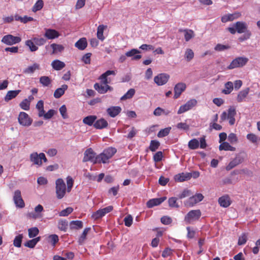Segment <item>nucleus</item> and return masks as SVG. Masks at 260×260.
Instances as JSON below:
<instances>
[{"mask_svg": "<svg viewBox=\"0 0 260 260\" xmlns=\"http://www.w3.org/2000/svg\"><path fill=\"white\" fill-rule=\"evenodd\" d=\"M188 146L190 149H196L199 146V141L196 139H193L189 141Z\"/></svg>", "mask_w": 260, "mask_h": 260, "instance_id": "44", "label": "nucleus"}, {"mask_svg": "<svg viewBox=\"0 0 260 260\" xmlns=\"http://www.w3.org/2000/svg\"><path fill=\"white\" fill-rule=\"evenodd\" d=\"M96 116L94 115H90L85 117L83 120V122L89 126H91L95 122Z\"/></svg>", "mask_w": 260, "mask_h": 260, "instance_id": "33", "label": "nucleus"}, {"mask_svg": "<svg viewBox=\"0 0 260 260\" xmlns=\"http://www.w3.org/2000/svg\"><path fill=\"white\" fill-rule=\"evenodd\" d=\"M94 89L100 93L104 94L107 92L108 90H112L113 88L108 85V83H103L100 84L96 83L94 85Z\"/></svg>", "mask_w": 260, "mask_h": 260, "instance_id": "11", "label": "nucleus"}, {"mask_svg": "<svg viewBox=\"0 0 260 260\" xmlns=\"http://www.w3.org/2000/svg\"><path fill=\"white\" fill-rule=\"evenodd\" d=\"M218 202L220 206L223 208H227L229 207L232 203V201L229 196L228 194H225L220 197L218 199Z\"/></svg>", "mask_w": 260, "mask_h": 260, "instance_id": "16", "label": "nucleus"}, {"mask_svg": "<svg viewBox=\"0 0 260 260\" xmlns=\"http://www.w3.org/2000/svg\"><path fill=\"white\" fill-rule=\"evenodd\" d=\"M169 78V75L161 73L154 78V81L158 86L163 85L168 82Z\"/></svg>", "mask_w": 260, "mask_h": 260, "instance_id": "10", "label": "nucleus"}, {"mask_svg": "<svg viewBox=\"0 0 260 260\" xmlns=\"http://www.w3.org/2000/svg\"><path fill=\"white\" fill-rule=\"evenodd\" d=\"M96 156H95V153L93 151L91 148L87 149L84 153V157L83 161L84 162L86 161H91L93 164L98 163L96 161Z\"/></svg>", "mask_w": 260, "mask_h": 260, "instance_id": "8", "label": "nucleus"}, {"mask_svg": "<svg viewBox=\"0 0 260 260\" xmlns=\"http://www.w3.org/2000/svg\"><path fill=\"white\" fill-rule=\"evenodd\" d=\"M21 109L24 110H28L29 109L30 104L28 99H24L19 104Z\"/></svg>", "mask_w": 260, "mask_h": 260, "instance_id": "52", "label": "nucleus"}, {"mask_svg": "<svg viewBox=\"0 0 260 260\" xmlns=\"http://www.w3.org/2000/svg\"><path fill=\"white\" fill-rule=\"evenodd\" d=\"M105 214L104 213V212L102 210V209H100L96 211V212H95L94 213H93L92 216L94 219H99L103 217L104 216H105Z\"/></svg>", "mask_w": 260, "mask_h": 260, "instance_id": "59", "label": "nucleus"}, {"mask_svg": "<svg viewBox=\"0 0 260 260\" xmlns=\"http://www.w3.org/2000/svg\"><path fill=\"white\" fill-rule=\"evenodd\" d=\"M68 226V221L66 220H60L58 222V229L61 231H66Z\"/></svg>", "mask_w": 260, "mask_h": 260, "instance_id": "50", "label": "nucleus"}, {"mask_svg": "<svg viewBox=\"0 0 260 260\" xmlns=\"http://www.w3.org/2000/svg\"><path fill=\"white\" fill-rule=\"evenodd\" d=\"M115 75H116V71L108 70V71H107L105 73H103L100 77V79H101V82H103V83H108L109 81L108 80L107 77L110 75L115 76Z\"/></svg>", "mask_w": 260, "mask_h": 260, "instance_id": "26", "label": "nucleus"}, {"mask_svg": "<svg viewBox=\"0 0 260 260\" xmlns=\"http://www.w3.org/2000/svg\"><path fill=\"white\" fill-rule=\"evenodd\" d=\"M41 153L38 154L36 152H34L30 154L29 158L31 162L36 166L41 167L43 163L41 161Z\"/></svg>", "mask_w": 260, "mask_h": 260, "instance_id": "14", "label": "nucleus"}, {"mask_svg": "<svg viewBox=\"0 0 260 260\" xmlns=\"http://www.w3.org/2000/svg\"><path fill=\"white\" fill-rule=\"evenodd\" d=\"M247 240V236L245 234H243L239 237L238 244L239 245H242L246 243Z\"/></svg>", "mask_w": 260, "mask_h": 260, "instance_id": "64", "label": "nucleus"}, {"mask_svg": "<svg viewBox=\"0 0 260 260\" xmlns=\"http://www.w3.org/2000/svg\"><path fill=\"white\" fill-rule=\"evenodd\" d=\"M185 58L187 61H190L194 57V53L190 49H187L184 54Z\"/></svg>", "mask_w": 260, "mask_h": 260, "instance_id": "48", "label": "nucleus"}, {"mask_svg": "<svg viewBox=\"0 0 260 260\" xmlns=\"http://www.w3.org/2000/svg\"><path fill=\"white\" fill-rule=\"evenodd\" d=\"M133 218L130 214L127 215L124 218V222L125 226L129 227L133 223Z\"/></svg>", "mask_w": 260, "mask_h": 260, "instance_id": "54", "label": "nucleus"}, {"mask_svg": "<svg viewBox=\"0 0 260 260\" xmlns=\"http://www.w3.org/2000/svg\"><path fill=\"white\" fill-rule=\"evenodd\" d=\"M228 140L231 143L234 144L238 142V139L236 134L231 133L228 136Z\"/></svg>", "mask_w": 260, "mask_h": 260, "instance_id": "62", "label": "nucleus"}, {"mask_svg": "<svg viewBox=\"0 0 260 260\" xmlns=\"http://www.w3.org/2000/svg\"><path fill=\"white\" fill-rule=\"evenodd\" d=\"M168 203L170 207L172 208H179V205L177 203V198L175 197H171L168 200Z\"/></svg>", "mask_w": 260, "mask_h": 260, "instance_id": "51", "label": "nucleus"}, {"mask_svg": "<svg viewBox=\"0 0 260 260\" xmlns=\"http://www.w3.org/2000/svg\"><path fill=\"white\" fill-rule=\"evenodd\" d=\"M55 184L56 197L61 199L64 197L67 190L66 184L62 179L59 178L56 180Z\"/></svg>", "mask_w": 260, "mask_h": 260, "instance_id": "2", "label": "nucleus"}, {"mask_svg": "<svg viewBox=\"0 0 260 260\" xmlns=\"http://www.w3.org/2000/svg\"><path fill=\"white\" fill-rule=\"evenodd\" d=\"M249 93V88H247L244 90L240 91L237 95V100L239 103L242 102L244 101L246 97Z\"/></svg>", "mask_w": 260, "mask_h": 260, "instance_id": "30", "label": "nucleus"}, {"mask_svg": "<svg viewBox=\"0 0 260 260\" xmlns=\"http://www.w3.org/2000/svg\"><path fill=\"white\" fill-rule=\"evenodd\" d=\"M50 47L53 49L52 54H56L58 52H61L64 50V47L62 45L57 44H52Z\"/></svg>", "mask_w": 260, "mask_h": 260, "instance_id": "39", "label": "nucleus"}, {"mask_svg": "<svg viewBox=\"0 0 260 260\" xmlns=\"http://www.w3.org/2000/svg\"><path fill=\"white\" fill-rule=\"evenodd\" d=\"M166 197L160 198H154L149 200L147 203V206L148 208H152L155 206H157L162 203L166 200Z\"/></svg>", "mask_w": 260, "mask_h": 260, "instance_id": "21", "label": "nucleus"}, {"mask_svg": "<svg viewBox=\"0 0 260 260\" xmlns=\"http://www.w3.org/2000/svg\"><path fill=\"white\" fill-rule=\"evenodd\" d=\"M69 225L72 230H79L82 228L83 222L80 220H73L70 222Z\"/></svg>", "mask_w": 260, "mask_h": 260, "instance_id": "34", "label": "nucleus"}, {"mask_svg": "<svg viewBox=\"0 0 260 260\" xmlns=\"http://www.w3.org/2000/svg\"><path fill=\"white\" fill-rule=\"evenodd\" d=\"M159 144H160L158 141L156 140H152L149 146L150 150L152 151H155L156 149H158Z\"/></svg>", "mask_w": 260, "mask_h": 260, "instance_id": "57", "label": "nucleus"}, {"mask_svg": "<svg viewBox=\"0 0 260 260\" xmlns=\"http://www.w3.org/2000/svg\"><path fill=\"white\" fill-rule=\"evenodd\" d=\"M245 34L239 38L238 40L240 42H243L245 40L249 39L251 36L250 31H246Z\"/></svg>", "mask_w": 260, "mask_h": 260, "instance_id": "63", "label": "nucleus"}, {"mask_svg": "<svg viewBox=\"0 0 260 260\" xmlns=\"http://www.w3.org/2000/svg\"><path fill=\"white\" fill-rule=\"evenodd\" d=\"M33 41L36 45L38 46H42L45 44L46 42V40L43 38H34Z\"/></svg>", "mask_w": 260, "mask_h": 260, "instance_id": "61", "label": "nucleus"}, {"mask_svg": "<svg viewBox=\"0 0 260 260\" xmlns=\"http://www.w3.org/2000/svg\"><path fill=\"white\" fill-rule=\"evenodd\" d=\"M68 86L66 84H63L61 87L56 89L54 92V96L58 99L60 98L64 93L65 91L68 89Z\"/></svg>", "mask_w": 260, "mask_h": 260, "instance_id": "25", "label": "nucleus"}, {"mask_svg": "<svg viewBox=\"0 0 260 260\" xmlns=\"http://www.w3.org/2000/svg\"><path fill=\"white\" fill-rule=\"evenodd\" d=\"M35 211L37 214H34L32 217L34 218H37L40 216L39 213L43 211V207L41 205H38L35 207Z\"/></svg>", "mask_w": 260, "mask_h": 260, "instance_id": "60", "label": "nucleus"}, {"mask_svg": "<svg viewBox=\"0 0 260 260\" xmlns=\"http://www.w3.org/2000/svg\"><path fill=\"white\" fill-rule=\"evenodd\" d=\"M90 230V228H86L84 230L82 234L78 239V243L80 245H82L84 243L85 240L86 239V236Z\"/></svg>", "mask_w": 260, "mask_h": 260, "instance_id": "41", "label": "nucleus"}, {"mask_svg": "<svg viewBox=\"0 0 260 260\" xmlns=\"http://www.w3.org/2000/svg\"><path fill=\"white\" fill-rule=\"evenodd\" d=\"M186 88V84L182 82L177 83L174 87V99H178Z\"/></svg>", "mask_w": 260, "mask_h": 260, "instance_id": "13", "label": "nucleus"}, {"mask_svg": "<svg viewBox=\"0 0 260 260\" xmlns=\"http://www.w3.org/2000/svg\"><path fill=\"white\" fill-rule=\"evenodd\" d=\"M135 93V90L134 88L129 89L126 93L121 97V101H125L127 99H130L134 95Z\"/></svg>", "mask_w": 260, "mask_h": 260, "instance_id": "40", "label": "nucleus"}, {"mask_svg": "<svg viewBox=\"0 0 260 260\" xmlns=\"http://www.w3.org/2000/svg\"><path fill=\"white\" fill-rule=\"evenodd\" d=\"M224 87L225 88L222 90V92L225 94H230L233 89V83L229 81L225 84Z\"/></svg>", "mask_w": 260, "mask_h": 260, "instance_id": "38", "label": "nucleus"}, {"mask_svg": "<svg viewBox=\"0 0 260 260\" xmlns=\"http://www.w3.org/2000/svg\"><path fill=\"white\" fill-rule=\"evenodd\" d=\"M20 92V90H10L5 97V101L8 102L12 99L15 98Z\"/></svg>", "mask_w": 260, "mask_h": 260, "instance_id": "29", "label": "nucleus"}, {"mask_svg": "<svg viewBox=\"0 0 260 260\" xmlns=\"http://www.w3.org/2000/svg\"><path fill=\"white\" fill-rule=\"evenodd\" d=\"M87 45L86 38H82L79 39L75 44V46L81 50H84Z\"/></svg>", "mask_w": 260, "mask_h": 260, "instance_id": "27", "label": "nucleus"}, {"mask_svg": "<svg viewBox=\"0 0 260 260\" xmlns=\"http://www.w3.org/2000/svg\"><path fill=\"white\" fill-rule=\"evenodd\" d=\"M36 108L38 110V116L40 117H41L43 115L44 112L45 111L44 110V102L43 101L40 100L38 101L36 105Z\"/></svg>", "mask_w": 260, "mask_h": 260, "instance_id": "42", "label": "nucleus"}, {"mask_svg": "<svg viewBox=\"0 0 260 260\" xmlns=\"http://www.w3.org/2000/svg\"><path fill=\"white\" fill-rule=\"evenodd\" d=\"M219 149L220 150L234 151L236 148L232 146L229 143L223 142L219 145Z\"/></svg>", "mask_w": 260, "mask_h": 260, "instance_id": "31", "label": "nucleus"}, {"mask_svg": "<svg viewBox=\"0 0 260 260\" xmlns=\"http://www.w3.org/2000/svg\"><path fill=\"white\" fill-rule=\"evenodd\" d=\"M243 161V158L240 155H237L236 157L231 160L228 165L226 167V170L230 171L233 168L241 164Z\"/></svg>", "mask_w": 260, "mask_h": 260, "instance_id": "19", "label": "nucleus"}, {"mask_svg": "<svg viewBox=\"0 0 260 260\" xmlns=\"http://www.w3.org/2000/svg\"><path fill=\"white\" fill-rule=\"evenodd\" d=\"M171 129V127H168L160 130L157 134V137L159 138H162L167 136L169 134Z\"/></svg>", "mask_w": 260, "mask_h": 260, "instance_id": "47", "label": "nucleus"}, {"mask_svg": "<svg viewBox=\"0 0 260 260\" xmlns=\"http://www.w3.org/2000/svg\"><path fill=\"white\" fill-rule=\"evenodd\" d=\"M56 113H57V112L55 110H53V109H50L46 113L45 112H44L43 115L42 117H43L45 119H49L53 117V116Z\"/></svg>", "mask_w": 260, "mask_h": 260, "instance_id": "53", "label": "nucleus"}, {"mask_svg": "<svg viewBox=\"0 0 260 260\" xmlns=\"http://www.w3.org/2000/svg\"><path fill=\"white\" fill-rule=\"evenodd\" d=\"M179 32H183L184 34V38L186 41H189L194 36V32L190 29H180Z\"/></svg>", "mask_w": 260, "mask_h": 260, "instance_id": "32", "label": "nucleus"}, {"mask_svg": "<svg viewBox=\"0 0 260 260\" xmlns=\"http://www.w3.org/2000/svg\"><path fill=\"white\" fill-rule=\"evenodd\" d=\"M34 43L33 40H28L25 41V44L29 48L31 52H34L38 49V47Z\"/></svg>", "mask_w": 260, "mask_h": 260, "instance_id": "43", "label": "nucleus"}, {"mask_svg": "<svg viewBox=\"0 0 260 260\" xmlns=\"http://www.w3.org/2000/svg\"><path fill=\"white\" fill-rule=\"evenodd\" d=\"M40 82L44 86H48L51 83V80L47 76H42L40 78Z\"/></svg>", "mask_w": 260, "mask_h": 260, "instance_id": "49", "label": "nucleus"}, {"mask_svg": "<svg viewBox=\"0 0 260 260\" xmlns=\"http://www.w3.org/2000/svg\"><path fill=\"white\" fill-rule=\"evenodd\" d=\"M117 150L113 147L105 149L102 153L96 156L98 163H109V159L116 153Z\"/></svg>", "mask_w": 260, "mask_h": 260, "instance_id": "1", "label": "nucleus"}, {"mask_svg": "<svg viewBox=\"0 0 260 260\" xmlns=\"http://www.w3.org/2000/svg\"><path fill=\"white\" fill-rule=\"evenodd\" d=\"M234 26L236 28V30L239 34H242L245 32L247 30V24L246 22L243 21H237L234 24Z\"/></svg>", "mask_w": 260, "mask_h": 260, "instance_id": "15", "label": "nucleus"}, {"mask_svg": "<svg viewBox=\"0 0 260 260\" xmlns=\"http://www.w3.org/2000/svg\"><path fill=\"white\" fill-rule=\"evenodd\" d=\"M197 101L194 99L188 101L184 105L180 107L177 113L180 114L190 110L197 104Z\"/></svg>", "mask_w": 260, "mask_h": 260, "instance_id": "9", "label": "nucleus"}, {"mask_svg": "<svg viewBox=\"0 0 260 260\" xmlns=\"http://www.w3.org/2000/svg\"><path fill=\"white\" fill-rule=\"evenodd\" d=\"M18 119L19 123L25 126L30 125L32 121L29 115L24 112H21L19 113Z\"/></svg>", "mask_w": 260, "mask_h": 260, "instance_id": "6", "label": "nucleus"}, {"mask_svg": "<svg viewBox=\"0 0 260 260\" xmlns=\"http://www.w3.org/2000/svg\"><path fill=\"white\" fill-rule=\"evenodd\" d=\"M44 36L48 39L51 40L58 38L59 36V33L54 29H46Z\"/></svg>", "mask_w": 260, "mask_h": 260, "instance_id": "23", "label": "nucleus"}, {"mask_svg": "<svg viewBox=\"0 0 260 260\" xmlns=\"http://www.w3.org/2000/svg\"><path fill=\"white\" fill-rule=\"evenodd\" d=\"M21 41V39L19 37L7 35L2 38L1 42L7 45L12 46L20 43Z\"/></svg>", "mask_w": 260, "mask_h": 260, "instance_id": "5", "label": "nucleus"}, {"mask_svg": "<svg viewBox=\"0 0 260 260\" xmlns=\"http://www.w3.org/2000/svg\"><path fill=\"white\" fill-rule=\"evenodd\" d=\"M108 122L104 118L96 120L93 124L94 127L96 129H103L107 127Z\"/></svg>", "mask_w": 260, "mask_h": 260, "instance_id": "24", "label": "nucleus"}, {"mask_svg": "<svg viewBox=\"0 0 260 260\" xmlns=\"http://www.w3.org/2000/svg\"><path fill=\"white\" fill-rule=\"evenodd\" d=\"M248 59L245 57H238L232 60L229 66L227 67L229 70H232L235 68H242L248 62Z\"/></svg>", "mask_w": 260, "mask_h": 260, "instance_id": "3", "label": "nucleus"}, {"mask_svg": "<svg viewBox=\"0 0 260 260\" xmlns=\"http://www.w3.org/2000/svg\"><path fill=\"white\" fill-rule=\"evenodd\" d=\"M246 138L249 141L254 144H257L260 140V138L253 133L248 134Z\"/></svg>", "mask_w": 260, "mask_h": 260, "instance_id": "37", "label": "nucleus"}, {"mask_svg": "<svg viewBox=\"0 0 260 260\" xmlns=\"http://www.w3.org/2000/svg\"><path fill=\"white\" fill-rule=\"evenodd\" d=\"M107 26L104 25H100L97 29V37L98 38L103 41L105 39V37L103 35L104 30L106 28Z\"/></svg>", "mask_w": 260, "mask_h": 260, "instance_id": "36", "label": "nucleus"}, {"mask_svg": "<svg viewBox=\"0 0 260 260\" xmlns=\"http://www.w3.org/2000/svg\"><path fill=\"white\" fill-rule=\"evenodd\" d=\"M67 191L70 192L73 186V183H74V180L73 179L72 177L69 176L67 177Z\"/></svg>", "mask_w": 260, "mask_h": 260, "instance_id": "56", "label": "nucleus"}, {"mask_svg": "<svg viewBox=\"0 0 260 260\" xmlns=\"http://www.w3.org/2000/svg\"><path fill=\"white\" fill-rule=\"evenodd\" d=\"M191 178L190 173H181L176 175L174 179L177 182H183L189 180Z\"/></svg>", "mask_w": 260, "mask_h": 260, "instance_id": "20", "label": "nucleus"}, {"mask_svg": "<svg viewBox=\"0 0 260 260\" xmlns=\"http://www.w3.org/2000/svg\"><path fill=\"white\" fill-rule=\"evenodd\" d=\"M73 211L72 207H68L66 209L62 210L59 212V215L60 216H67L69 214L71 213Z\"/></svg>", "mask_w": 260, "mask_h": 260, "instance_id": "58", "label": "nucleus"}, {"mask_svg": "<svg viewBox=\"0 0 260 260\" xmlns=\"http://www.w3.org/2000/svg\"><path fill=\"white\" fill-rule=\"evenodd\" d=\"M28 236L29 238H34L36 237L39 233V231L38 229L36 227L31 228L28 230Z\"/></svg>", "mask_w": 260, "mask_h": 260, "instance_id": "55", "label": "nucleus"}, {"mask_svg": "<svg viewBox=\"0 0 260 260\" xmlns=\"http://www.w3.org/2000/svg\"><path fill=\"white\" fill-rule=\"evenodd\" d=\"M51 66L54 70L59 71L63 69L66 65L63 62L59 60L56 59L52 62Z\"/></svg>", "mask_w": 260, "mask_h": 260, "instance_id": "28", "label": "nucleus"}, {"mask_svg": "<svg viewBox=\"0 0 260 260\" xmlns=\"http://www.w3.org/2000/svg\"><path fill=\"white\" fill-rule=\"evenodd\" d=\"M241 16L240 12H235L233 14H228L224 15L221 17V20L223 23H225L228 21H232L235 19H238Z\"/></svg>", "mask_w": 260, "mask_h": 260, "instance_id": "17", "label": "nucleus"}, {"mask_svg": "<svg viewBox=\"0 0 260 260\" xmlns=\"http://www.w3.org/2000/svg\"><path fill=\"white\" fill-rule=\"evenodd\" d=\"M39 64L37 63H35L32 66H29L27 68L25 69L23 71V73L25 74H32L36 70H39Z\"/></svg>", "mask_w": 260, "mask_h": 260, "instance_id": "35", "label": "nucleus"}, {"mask_svg": "<svg viewBox=\"0 0 260 260\" xmlns=\"http://www.w3.org/2000/svg\"><path fill=\"white\" fill-rule=\"evenodd\" d=\"M121 108L119 106H112L107 109V112L111 117H115L120 113Z\"/></svg>", "mask_w": 260, "mask_h": 260, "instance_id": "22", "label": "nucleus"}, {"mask_svg": "<svg viewBox=\"0 0 260 260\" xmlns=\"http://www.w3.org/2000/svg\"><path fill=\"white\" fill-rule=\"evenodd\" d=\"M201 216L200 210H192L190 211L185 216L184 221L188 224L192 223L198 220Z\"/></svg>", "mask_w": 260, "mask_h": 260, "instance_id": "4", "label": "nucleus"}, {"mask_svg": "<svg viewBox=\"0 0 260 260\" xmlns=\"http://www.w3.org/2000/svg\"><path fill=\"white\" fill-rule=\"evenodd\" d=\"M44 6V2L42 0H38L34 5L32 11L36 12L42 9Z\"/></svg>", "mask_w": 260, "mask_h": 260, "instance_id": "45", "label": "nucleus"}, {"mask_svg": "<svg viewBox=\"0 0 260 260\" xmlns=\"http://www.w3.org/2000/svg\"><path fill=\"white\" fill-rule=\"evenodd\" d=\"M141 51L137 49H132L125 53L127 57H132L133 60H137L141 58L142 56L139 54Z\"/></svg>", "mask_w": 260, "mask_h": 260, "instance_id": "18", "label": "nucleus"}, {"mask_svg": "<svg viewBox=\"0 0 260 260\" xmlns=\"http://www.w3.org/2000/svg\"><path fill=\"white\" fill-rule=\"evenodd\" d=\"M204 196L201 193H197L194 196L190 197L184 202V205L187 207H192L197 203L203 200Z\"/></svg>", "mask_w": 260, "mask_h": 260, "instance_id": "7", "label": "nucleus"}, {"mask_svg": "<svg viewBox=\"0 0 260 260\" xmlns=\"http://www.w3.org/2000/svg\"><path fill=\"white\" fill-rule=\"evenodd\" d=\"M13 200L17 207L19 208L24 207L25 204L21 197V192L19 190H17L14 192Z\"/></svg>", "mask_w": 260, "mask_h": 260, "instance_id": "12", "label": "nucleus"}, {"mask_svg": "<svg viewBox=\"0 0 260 260\" xmlns=\"http://www.w3.org/2000/svg\"><path fill=\"white\" fill-rule=\"evenodd\" d=\"M23 238V235L20 234L15 237L14 241L13 244L16 247H20L21 246L22 239Z\"/></svg>", "mask_w": 260, "mask_h": 260, "instance_id": "46", "label": "nucleus"}]
</instances>
